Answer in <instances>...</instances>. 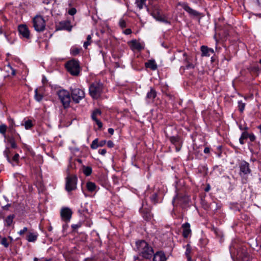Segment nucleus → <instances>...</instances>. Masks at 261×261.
<instances>
[{
    "instance_id": "obj_1",
    "label": "nucleus",
    "mask_w": 261,
    "mask_h": 261,
    "mask_svg": "<svg viewBox=\"0 0 261 261\" xmlns=\"http://www.w3.org/2000/svg\"><path fill=\"white\" fill-rule=\"evenodd\" d=\"M136 251L138 252L140 255L142 256L143 258L149 259L152 257L153 254V249L145 241H137L136 242Z\"/></svg>"
},
{
    "instance_id": "obj_50",
    "label": "nucleus",
    "mask_w": 261,
    "mask_h": 261,
    "mask_svg": "<svg viewBox=\"0 0 261 261\" xmlns=\"http://www.w3.org/2000/svg\"><path fill=\"white\" fill-rule=\"evenodd\" d=\"M106 143V140H102L98 143L99 146H102Z\"/></svg>"
},
{
    "instance_id": "obj_54",
    "label": "nucleus",
    "mask_w": 261,
    "mask_h": 261,
    "mask_svg": "<svg viewBox=\"0 0 261 261\" xmlns=\"http://www.w3.org/2000/svg\"><path fill=\"white\" fill-rule=\"evenodd\" d=\"M204 152L205 153H208L210 152V148L208 147H205L204 149Z\"/></svg>"
},
{
    "instance_id": "obj_18",
    "label": "nucleus",
    "mask_w": 261,
    "mask_h": 261,
    "mask_svg": "<svg viewBox=\"0 0 261 261\" xmlns=\"http://www.w3.org/2000/svg\"><path fill=\"white\" fill-rule=\"evenodd\" d=\"M166 257L165 254L162 252H158L154 255L153 261H166Z\"/></svg>"
},
{
    "instance_id": "obj_7",
    "label": "nucleus",
    "mask_w": 261,
    "mask_h": 261,
    "mask_svg": "<svg viewBox=\"0 0 261 261\" xmlns=\"http://www.w3.org/2000/svg\"><path fill=\"white\" fill-rule=\"evenodd\" d=\"M70 91L71 97L73 101L76 103H78L80 100L84 98L85 97V91L82 89L76 88L71 89Z\"/></svg>"
},
{
    "instance_id": "obj_4",
    "label": "nucleus",
    "mask_w": 261,
    "mask_h": 261,
    "mask_svg": "<svg viewBox=\"0 0 261 261\" xmlns=\"http://www.w3.org/2000/svg\"><path fill=\"white\" fill-rule=\"evenodd\" d=\"M59 99L65 109L69 108L71 101L70 93L66 90H60L58 92Z\"/></svg>"
},
{
    "instance_id": "obj_3",
    "label": "nucleus",
    "mask_w": 261,
    "mask_h": 261,
    "mask_svg": "<svg viewBox=\"0 0 261 261\" xmlns=\"http://www.w3.org/2000/svg\"><path fill=\"white\" fill-rule=\"evenodd\" d=\"M33 26L37 32H43L45 29L46 22L42 16L37 15L32 20Z\"/></svg>"
},
{
    "instance_id": "obj_26",
    "label": "nucleus",
    "mask_w": 261,
    "mask_h": 261,
    "mask_svg": "<svg viewBox=\"0 0 261 261\" xmlns=\"http://www.w3.org/2000/svg\"><path fill=\"white\" fill-rule=\"evenodd\" d=\"M191 252V247L189 244H187L186 245V251L185 252V254L188 258V261H191V257L190 255Z\"/></svg>"
},
{
    "instance_id": "obj_24",
    "label": "nucleus",
    "mask_w": 261,
    "mask_h": 261,
    "mask_svg": "<svg viewBox=\"0 0 261 261\" xmlns=\"http://www.w3.org/2000/svg\"><path fill=\"white\" fill-rule=\"evenodd\" d=\"M86 186L88 190L90 192H93L96 189V185L92 182H88Z\"/></svg>"
},
{
    "instance_id": "obj_30",
    "label": "nucleus",
    "mask_w": 261,
    "mask_h": 261,
    "mask_svg": "<svg viewBox=\"0 0 261 261\" xmlns=\"http://www.w3.org/2000/svg\"><path fill=\"white\" fill-rule=\"evenodd\" d=\"M7 126L5 124L0 125V133L2 134L5 138H6V132L7 130Z\"/></svg>"
},
{
    "instance_id": "obj_64",
    "label": "nucleus",
    "mask_w": 261,
    "mask_h": 261,
    "mask_svg": "<svg viewBox=\"0 0 261 261\" xmlns=\"http://www.w3.org/2000/svg\"><path fill=\"white\" fill-rule=\"evenodd\" d=\"M85 261H90V259H86Z\"/></svg>"
},
{
    "instance_id": "obj_25",
    "label": "nucleus",
    "mask_w": 261,
    "mask_h": 261,
    "mask_svg": "<svg viewBox=\"0 0 261 261\" xmlns=\"http://www.w3.org/2000/svg\"><path fill=\"white\" fill-rule=\"evenodd\" d=\"M101 114V112L99 109H96L94 110L92 114L91 117L92 120H95L97 119V116H100Z\"/></svg>"
},
{
    "instance_id": "obj_15",
    "label": "nucleus",
    "mask_w": 261,
    "mask_h": 261,
    "mask_svg": "<svg viewBox=\"0 0 261 261\" xmlns=\"http://www.w3.org/2000/svg\"><path fill=\"white\" fill-rule=\"evenodd\" d=\"M130 48L132 50H141L143 49V46L136 40H132L129 42Z\"/></svg>"
},
{
    "instance_id": "obj_10",
    "label": "nucleus",
    "mask_w": 261,
    "mask_h": 261,
    "mask_svg": "<svg viewBox=\"0 0 261 261\" xmlns=\"http://www.w3.org/2000/svg\"><path fill=\"white\" fill-rule=\"evenodd\" d=\"M18 31L19 34L24 38L29 39L30 38V32L27 25L20 24L18 27Z\"/></svg>"
},
{
    "instance_id": "obj_28",
    "label": "nucleus",
    "mask_w": 261,
    "mask_h": 261,
    "mask_svg": "<svg viewBox=\"0 0 261 261\" xmlns=\"http://www.w3.org/2000/svg\"><path fill=\"white\" fill-rule=\"evenodd\" d=\"M185 64L186 65V68L187 69H193L194 68V65L190 62L189 59L187 58L185 60Z\"/></svg>"
},
{
    "instance_id": "obj_27",
    "label": "nucleus",
    "mask_w": 261,
    "mask_h": 261,
    "mask_svg": "<svg viewBox=\"0 0 261 261\" xmlns=\"http://www.w3.org/2000/svg\"><path fill=\"white\" fill-rule=\"evenodd\" d=\"M248 133L247 132H244L242 134L241 136L239 139L240 143L241 144H244V140L247 139L248 138Z\"/></svg>"
},
{
    "instance_id": "obj_56",
    "label": "nucleus",
    "mask_w": 261,
    "mask_h": 261,
    "mask_svg": "<svg viewBox=\"0 0 261 261\" xmlns=\"http://www.w3.org/2000/svg\"><path fill=\"white\" fill-rule=\"evenodd\" d=\"M10 204H7L4 206L3 207L4 210H8L9 207L10 206Z\"/></svg>"
},
{
    "instance_id": "obj_8",
    "label": "nucleus",
    "mask_w": 261,
    "mask_h": 261,
    "mask_svg": "<svg viewBox=\"0 0 261 261\" xmlns=\"http://www.w3.org/2000/svg\"><path fill=\"white\" fill-rule=\"evenodd\" d=\"M77 177L75 175H69L66 178L65 189L67 191L70 192L76 189Z\"/></svg>"
},
{
    "instance_id": "obj_37",
    "label": "nucleus",
    "mask_w": 261,
    "mask_h": 261,
    "mask_svg": "<svg viewBox=\"0 0 261 261\" xmlns=\"http://www.w3.org/2000/svg\"><path fill=\"white\" fill-rule=\"evenodd\" d=\"M91 39L92 37L90 35H88L87 37V41H85L84 43V46L85 48H87L88 45H89L91 43Z\"/></svg>"
},
{
    "instance_id": "obj_55",
    "label": "nucleus",
    "mask_w": 261,
    "mask_h": 261,
    "mask_svg": "<svg viewBox=\"0 0 261 261\" xmlns=\"http://www.w3.org/2000/svg\"><path fill=\"white\" fill-rule=\"evenodd\" d=\"M9 126H12L13 128H15V123L13 120H11V123Z\"/></svg>"
},
{
    "instance_id": "obj_40",
    "label": "nucleus",
    "mask_w": 261,
    "mask_h": 261,
    "mask_svg": "<svg viewBox=\"0 0 261 261\" xmlns=\"http://www.w3.org/2000/svg\"><path fill=\"white\" fill-rule=\"evenodd\" d=\"M245 104L242 101L239 102V109L240 112H242L245 108Z\"/></svg>"
},
{
    "instance_id": "obj_32",
    "label": "nucleus",
    "mask_w": 261,
    "mask_h": 261,
    "mask_svg": "<svg viewBox=\"0 0 261 261\" xmlns=\"http://www.w3.org/2000/svg\"><path fill=\"white\" fill-rule=\"evenodd\" d=\"M146 0H136V4L139 9H142L145 5Z\"/></svg>"
},
{
    "instance_id": "obj_38",
    "label": "nucleus",
    "mask_w": 261,
    "mask_h": 261,
    "mask_svg": "<svg viewBox=\"0 0 261 261\" xmlns=\"http://www.w3.org/2000/svg\"><path fill=\"white\" fill-rule=\"evenodd\" d=\"M24 126L25 129H30L33 126L32 121L30 120H27L24 123Z\"/></svg>"
},
{
    "instance_id": "obj_60",
    "label": "nucleus",
    "mask_w": 261,
    "mask_h": 261,
    "mask_svg": "<svg viewBox=\"0 0 261 261\" xmlns=\"http://www.w3.org/2000/svg\"><path fill=\"white\" fill-rule=\"evenodd\" d=\"M209 190H210V187H206V188H205V191L206 192H208V191H209Z\"/></svg>"
},
{
    "instance_id": "obj_5",
    "label": "nucleus",
    "mask_w": 261,
    "mask_h": 261,
    "mask_svg": "<svg viewBox=\"0 0 261 261\" xmlns=\"http://www.w3.org/2000/svg\"><path fill=\"white\" fill-rule=\"evenodd\" d=\"M147 11L150 12L151 15L157 20L162 22H168L165 18L163 16L161 10L157 5L151 6L148 7Z\"/></svg>"
},
{
    "instance_id": "obj_41",
    "label": "nucleus",
    "mask_w": 261,
    "mask_h": 261,
    "mask_svg": "<svg viewBox=\"0 0 261 261\" xmlns=\"http://www.w3.org/2000/svg\"><path fill=\"white\" fill-rule=\"evenodd\" d=\"M76 13V10L74 8H72L68 11V14L70 15H74Z\"/></svg>"
},
{
    "instance_id": "obj_34",
    "label": "nucleus",
    "mask_w": 261,
    "mask_h": 261,
    "mask_svg": "<svg viewBox=\"0 0 261 261\" xmlns=\"http://www.w3.org/2000/svg\"><path fill=\"white\" fill-rule=\"evenodd\" d=\"M9 132L11 134V135L14 136V135L16 134V135L18 137L19 139L20 140L21 139L20 135L18 133H16V131L15 128H13L12 126H9Z\"/></svg>"
},
{
    "instance_id": "obj_42",
    "label": "nucleus",
    "mask_w": 261,
    "mask_h": 261,
    "mask_svg": "<svg viewBox=\"0 0 261 261\" xmlns=\"http://www.w3.org/2000/svg\"><path fill=\"white\" fill-rule=\"evenodd\" d=\"M10 151L9 148H7L5 151H4V153L6 155L7 159L8 161L10 162V158L9 156V154L10 153Z\"/></svg>"
},
{
    "instance_id": "obj_23",
    "label": "nucleus",
    "mask_w": 261,
    "mask_h": 261,
    "mask_svg": "<svg viewBox=\"0 0 261 261\" xmlns=\"http://www.w3.org/2000/svg\"><path fill=\"white\" fill-rule=\"evenodd\" d=\"M182 197L178 196H176L174 198L172 203L174 206H176L177 205H182Z\"/></svg>"
},
{
    "instance_id": "obj_13",
    "label": "nucleus",
    "mask_w": 261,
    "mask_h": 261,
    "mask_svg": "<svg viewBox=\"0 0 261 261\" xmlns=\"http://www.w3.org/2000/svg\"><path fill=\"white\" fill-rule=\"evenodd\" d=\"M182 228V236L185 238H187L191 233L190 229V224L187 222L183 224L181 226Z\"/></svg>"
},
{
    "instance_id": "obj_58",
    "label": "nucleus",
    "mask_w": 261,
    "mask_h": 261,
    "mask_svg": "<svg viewBox=\"0 0 261 261\" xmlns=\"http://www.w3.org/2000/svg\"><path fill=\"white\" fill-rule=\"evenodd\" d=\"M79 227H80V225H73L72 226V227L73 228V229H76V228H79Z\"/></svg>"
},
{
    "instance_id": "obj_43",
    "label": "nucleus",
    "mask_w": 261,
    "mask_h": 261,
    "mask_svg": "<svg viewBox=\"0 0 261 261\" xmlns=\"http://www.w3.org/2000/svg\"><path fill=\"white\" fill-rule=\"evenodd\" d=\"M93 120L96 122L99 128H101L102 127V123L100 120L97 119Z\"/></svg>"
},
{
    "instance_id": "obj_20",
    "label": "nucleus",
    "mask_w": 261,
    "mask_h": 261,
    "mask_svg": "<svg viewBox=\"0 0 261 261\" xmlns=\"http://www.w3.org/2000/svg\"><path fill=\"white\" fill-rule=\"evenodd\" d=\"M9 143L11 144V146L13 148H17V145L16 144V140L14 136L10 135L6 136V138Z\"/></svg>"
},
{
    "instance_id": "obj_35",
    "label": "nucleus",
    "mask_w": 261,
    "mask_h": 261,
    "mask_svg": "<svg viewBox=\"0 0 261 261\" xmlns=\"http://www.w3.org/2000/svg\"><path fill=\"white\" fill-rule=\"evenodd\" d=\"M37 239V236L32 233H30L28 237V241L29 242H34Z\"/></svg>"
},
{
    "instance_id": "obj_33",
    "label": "nucleus",
    "mask_w": 261,
    "mask_h": 261,
    "mask_svg": "<svg viewBox=\"0 0 261 261\" xmlns=\"http://www.w3.org/2000/svg\"><path fill=\"white\" fill-rule=\"evenodd\" d=\"M35 99L38 101H40L42 99L43 95L38 93L37 89L35 90Z\"/></svg>"
},
{
    "instance_id": "obj_22",
    "label": "nucleus",
    "mask_w": 261,
    "mask_h": 261,
    "mask_svg": "<svg viewBox=\"0 0 261 261\" xmlns=\"http://www.w3.org/2000/svg\"><path fill=\"white\" fill-rule=\"evenodd\" d=\"M15 215L13 214L10 215L8 216H7L5 220L6 225L7 226H10L12 224Z\"/></svg>"
},
{
    "instance_id": "obj_49",
    "label": "nucleus",
    "mask_w": 261,
    "mask_h": 261,
    "mask_svg": "<svg viewBox=\"0 0 261 261\" xmlns=\"http://www.w3.org/2000/svg\"><path fill=\"white\" fill-rule=\"evenodd\" d=\"M107 152V150L106 149H102L99 150V153L102 155H104Z\"/></svg>"
},
{
    "instance_id": "obj_17",
    "label": "nucleus",
    "mask_w": 261,
    "mask_h": 261,
    "mask_svg": "<svg viewBox=\"0 0 261 261\" xmlns=\"http://www.w3.org/2000/svg\"><path fill=\"white\" fill-rule=\"evenodd\" d=\"M201 50L202 52V56L210 57L211 55L214 54V50L212 48H208L205 46H202L201 47Z\"/></svg>"
},
{
    "instance_id": "obj_53",
    "label": "nucleus",
    "mask_w": 261,
    "mask_h": 261,
    "mask_svg": "<svg viewBox=\"0 0 261 261\" xmlns=\"http://www.w3.org/2000/svg\"><path fill=\"white\" fill-rule=\"evenodd\" d=\"M114 129L112 128H110L108 129L109 133H110L111 135H113L114 134Z\"/></svg>"
},
{
    "instance_id": "obj_59",
    "label": "nucleus",
    "mask_w": 261,
    "mask_h": 261,
    "mask_svg": "<svg viewBox=\"0 0 261 261\" xmlns=\"http://www.w3.org/2000/svg\"><path fill=\"white\" fill-rule=\"evenodd\" d=\"M12 74L13 75H15L16 74V72H15V70H12Z\"/></svg>"
},
{
    "instance_id": "obj_6",
    "label": "nucleus",
    "mask_w": 261,
    "mask_h": 261,
    "mask_svg": "<svg viewBox=\"0 0 261 261\" xmlns=\"http://www.w3.org/2000/svg\"><path fill=\"white\" fill-rule=\"evenodd\" d=\"M67 71L73 75H77L80 72V64L77 61L71 60L66 64Z\"/></svg>"
},
{
    "instance_id": "obj_48",
    "label": "nucleus",
    "mask_w": 261,
    "mask_h": 261,
    "mask_svg": "<svg viewBox=\"0 0 261 261\" xmlns=\"http://www.w3.org/2000/svg\"><path fill=\"white\" fill-rule=\"evenodd\" d=\"M107 145L109 147L112 148L114 146V144L112 141H108L107 142Z\"/></svg>"
},
{
    "instance_id": "obj_2",
    "label": "nucleus",
    "mask_w": 261,
    "mask_h": 261,
    "mask_svg": "<svg viewBox=\"0 0 261 261\" xmlns=\"http://www.w3.org/2000/svg\"><path fill=\"white\" fill-rule=\"evenodd\" d=\"M103 90L102 84L94 82L89 87V93L93 99H98L101 96Z\"/></svg>"
},
{
    "instance_id": "obj_19",
    "label": "nucleus",
    "mask_w": 261,
    "mask_h": 261,
    "mask_svg": "<svg viewBox=\"0 0 261 261\" xmlns=\"http://www.w3.org/2000/svg\"><path fill=\"white\" fill-rule=\"evenodd\" d=\"M156 96V92L155 90L153 88H151L150 91L148 92L147 94L146 98L149 101H153V99L155 98Z\"/></svg>"
},
{
    "instance_id": "obj_31",
    "label": "nucleus",
    "mask_w": 261,
    "mask_h": 261,
    "mask_svg": "<svg viewBox=\"0 0 261 261\" xmlns=\"http://www.w3.org/2000/svg\"><path fill=\"white\" fill-rule=\"evenodd\" d=\"M83 172L86 176H89L92 173V168L90 167L84 166Z\"/></svg>"
},
{
    "instance_id": "obj_51",
    "label": "nucleus",
    "mask_w": 261,
    "mask_h": 261,
    "mask_svg": "<svg viewBox=\"0 0 261 261\" xmlns=\"http://www.w3.org/2000/svg\"><path fill=\"white\" fill-rule=\"evenodd\" d=\"M124 33L126 35H129L132 33V31L130 29H127L124 31Z\"/></svg>"
},
{
    "instance_id": "obj_62",
    "label": "nucleus",
    "mask_w": 261,
    "mask_h": 261,
    "mask_svg": "<svg viewBox=\"0 0 261 261\" xmlns=\"http://www.w3.org/2000/svg\"><path fill=\"white\" fill-rule=\"evenodd\" d=\"M258 128L260 129V132L261 133V125L258 126Z\"/></svg>"
},
{
    "instance_id": "obj_44",
    "label": "nucleus",
    "mask_w": 261,
    "mask_h": 261,
    "mask_svg": "<svg viewBox=\"0 0 261 261\" xmlns=\"http://www.w3.org/2000/svg\"><path fill=\"white\" fill-rule=\"evenodd\" d=\"M119 25L122 28L126 27V22L124 20L121 19L119 21Z\"/></svg>"
},
{
    "instance_id": "obj_12",
    "label": "nucleus",
    "mask_w": 261,
    "mask_h": 261,
    "mask_svg": "<svg viewBox=\"0 0 261 261\" xmlns=\"http://www.w3.org/2000/svg\"><path fill=\"white\" fill-rule=\"evenodd\" d=\"M179 5L192 16L197 17L200 15L198 12L191 8L187 4L183 3Z\"/></svg>"
},
{
    "instance_id": "obj_63",
    "label": "nucleus",
    "mask_w": 261,
    "mask_h": 261,
    "mask_svg": "<svg viewBox=\"0 0 261 261\" xmlns=\"http://www.w3.org/2000/svg\"><path fill=\"white\" fill-rule=\"evenodd\" d=\"M77 161H78L79 163H82V161H81V160H80V159H78V160H77Z\"/></svg>"
},
{
    "instance_id": "obj_14",
    "label": "nucleus",
    "mask_w": 261,
    "mask_h": 261,
    "mask_svg": "<svg viewBox=\"0 0 261 261\" xmlns=\"http://www.w3.org/2000/svg\"><path fill=\"white\" fill-rule=\"evenodd\" d=\"M240 168L241 172L243 173L244 174H249L251 172L249 165L246 162H242L240 166Z\"/></svg>"
},
{
    "instance_id": "obj_61",
    "label": "nucleus",
    "mask_w": 261,
    "mask_h": 261,
    "mask_svg": "<svg viewBox=\"0 0 261 261\" xmlns=\"http://www.w3.org/2000/svg\"><path fill=\"white\" fill-rule=\"evenodd\" d=\"M38 258H37V257H35V258H34V261H38Z\"/></svg>"
},
{
    "instance_id": "obj_47",
    "label": "nucleus",
    "mask_w": 261,
    "mask_h": 261,
    "mask_svg": "<svg viewBox=\"0 0 261 261\" xmlns=\"http://www.w3.org/2000/svg\"><path fill=\"white\" fill-rule=\"evenodd\" d=\"M28 230V228L27 227H24L23 229L21 230L19 232V234L20 235H23L25 232H27Z\"/></svg>"
},
{
    "instance_id": "obj_45",
    "label": "nucleus",
    "mask_w": 261,
    "mask_h": 261,
    "mask_svg": "<svg viewBox=\"0 0 261 261\" xmlns=\"http://www.w3.org/2000/svg\"><path fill=\"white\" fill-rule=\"evenodd\" d=\"M248 138H249L252 142L254 141L255 140V136L253 134H248Z\"/></svg>"
},
{
    "instance_id": "obj_36",
    "label": "nucleus",
    "mask_w": 261,
    "mask_h": 261,
    "mask_svg": "<svg viewBox=\"0 0 261 261\" xmlns=\"http://www.w3.org/2000/svg\"><path fill=\"white\" fill-rule=\"evenodd\" d=\"M1 244L6 248H7L9 245L8 239L6 238H3L1 239Z\"/></svg>"
},
{
    "instance_id": "obj_9",
    "label": "nucleus",
    "mask_w": 261,
    "mask_h": 261,
    "mask_svg": "<svg viewBox=\"0 0 261 261\" xmlns=\"http://www.w3.org/2000/svg\"><path fill=\"white\" fill-rule=\"evenodd\" d=\"M166 137L169 138L170 142L175 146L176 151H179L181 149L182 144L180 138L178 136L169 137L167 134H166Z\"/></svg>"
},
{
    "instance_id": "obj_11",
    "label": "nucleus",
    "mask_w": 261,
    "mask_h": 261,
    "mask_svg": "<svg viewBox=\"0 0 261 261\" xmlns=\"http://www.w3.org/2000/svg\"><path fill=\"white\" fill-rule=\"evenodd\" d=\"M72 214L71 210L68 207L63 208L60 212L62 220L65 222H68L70 220Z\"/></svg>"
},
{
    "instance_id": "obj_21",
    "label": "nucleus",
    "mask_w": 261,
    "mask_h": 261,
    "mask_svg": "<svg viewBox=\"0 0 261 261\" xmlns=\"http://www.w3.org/2000/svg\"><path fill=\"white\" fill-rule=\"evenodd\" d=\"M145 66L149 68L151 70H154L157 68V65L154 60H149L147 62L145 63Z\"/></svg>"
},
{
    "instance_id": "obj_52",
    "label": "nucleus",
    "mask_w": 261,
    "mask_h": 261,
    "mask_svg": "<svg viewBox=\"0 0 261 261\" xmlns=\"http://www.w3.org/2000/svg\"><path fill=\"white\" fill-rule=\"evenodd\" d=\"M72 54H73V55H77V54H79V50L78 49H75L73 50L72 51Z\"/></svg>"
},
{
    "instance_id": "obj_46",
    "label": "nucleus",
    "mask_w": 261,
    "mask_h": 261,
    "mask_svg": "<svg viewBox=\"0 0 261 261\" xmlns=\"http://www.w3.org/2000/svg\"><path fill=\"white\" fill-rule=\"evenodd\" d=\"M19 156V154L18 153H16L13 157L12 160L14 162H17L18 161Z\"/></svg>"
},
{
    "instance_id": "obj_29",
    "label": "nucleus",
    "mask_w": 261,
    "mask_h": 261,
    "mask_svg": "<svg viewBox=\"0 0 261 261\" xmlns=\"http://www.w3.org/2000/svg\"><path fill=\"white\" fill-rule=\"evenodd\" d=\"M151 201L154 204H156L158 202V194L154 193L150 197Z\"/></svg>"
},
{
    "instance_id": "obj_57",
    "label": "nucleus",
    "mask_w": 261,
    "mask_h": 261,
    "mask_svg": "<svg viewBox=\"0 0 261 261\" xmlns=\"http://www.w3.org/2000/svg\"><path fill=\"white\" fill-rule=\"evenodd\" d=\"M43 3L45 4H48L50 3V0H42Z\"/></svg>"
},
{
    "instance_id": "obj_16",
    "label": "nucleus",
    "mask_w": 261,
    "mask_h": 261,
    "mask_svg": "<svg viewBox=\"0 0 261 261\" xmlns=\"http://www.w3.org/2000/svg\"><path fill=\"white\" fill-rule=\"evenodd\" d=\"M59 29L60 30H66L69 31L71 30L72 27L69 21H63L59 23Z\"/></svg>"
},
{
    "instance_id": "obj_39",
    "label": "nucleus",
    "mask_w": 261,
    "mask_h": 261,
    "mask_svg": "<svg viewBox=\"0 0 261 261\" xmlns=\"http://www.w3.org/2000/svg\"><path fill=\"white\" fill-rule=\"evenodd\" d=\"M99 146L98 145V141L97 139H95L93 141L92 144H91V148L92 149H96Z\"/></svg>"
}]
</instances>
